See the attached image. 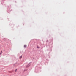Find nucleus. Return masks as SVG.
Segmentation results:
<instances>
[{
    "mask_svg": "<svg viewBox=\"0 0 76 76\" xmlns=\"http://www.w3.org/2000/svg\"><path fill=\"white\" fill-rule=\"evenodd\" d=\"M24 47L25 48H26V45H24Z\"/></svg>",
    "mask_w": 76,
    "mask_h": 76,
    "instance_id": "1",
    "label": "nucleus"
},
{
    "mask_svg": "<svg viewBox=\"0 0 76 76\" xmlns=\"http://www.w3.org/2000/svg\"><path fill=\"white\" fill-rule=\"evenodd\" d=\"M2 53V51H1V53H0V55H1Z\"/></svg>",
    "mask_w": 76,
    "mask_h": 76,
    "instance_id": "2",
    "label": "nucleus"
},
{
    "mask_svg": "<svg viewBox=\"0 0 76 76\" xmlns=\"http://www.w3.org/2000/svg\"><path fill=\"white\" fill-rule=\"evenodd\" d=\"M37 48H39V46H37Z\"/></svg>",
    "mask_w": 76,
    "mask_h": 76,
    "instance_id": "3",
    "label": "nucleus"
},
{
    "mask_svg": "<svg viewBox=\"0 0 76 76\" xmlns=\"http://www.w3.org/2000/svg\"><path fill=\"white\" fill-rule=\"evenodd\" d=\"M20 58H22V56H21Z\"/></svg>",
    "mask_w": 76,
    "mask_h": 76,
    "instance_id": "4",
    "label": "nucleus"
},
{
    "mask_svg": "<svg viewBox=\"0 0 76 76\" xmlns=\"http://www.w3.org/2000/svg\"><path fill=\"white\" fill-rule=\"evenodd\" d=\"M16 71H17V69H16L15 70V72H16Z\"/></svg>",
    "mask_w": 76,
    "mask_h": 76,
    "instance_id": "5",
    "label": "nucleus"
}]
</instances>
